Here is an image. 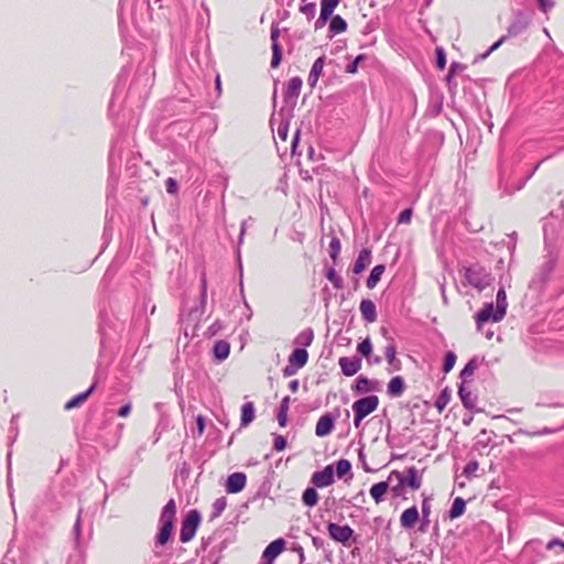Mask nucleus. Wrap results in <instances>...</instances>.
Returning <instances> with one entry per match:
<instances>
[{"label": "nucleus", "mask_w": 564, "mask_h": 564, "mask_svg": "<svg viewBox=\"0 0 564 564\" xmlns=\"http://www.w3.org/2000/svg\"><path fill=\"white\" fill-rule=\"evenodd\" d=\"M308 354L304 348H296L289 357V365L284 369V375L292 376L307 362Z\"/></svg>", "instance_id": "obj_5"}, {"label": "nucleus", "mask_w": 564, "mask_h": 564, "mask_svg": "<svg viewBox=\"0 0 564 564\" xmlns=\"http://www.w3.org/2000/svg\"><path fill=\"white\" fill-rule=\"evenodd\" d=\"M379 405V399L377 395H368L354 402V425L358 427L361 421L372 413Z\"/></svg>", "instance_id": "obj_3"}, {"label": "nucleus", "mask_w": 564, "mask_h": 564, "mask_svg": "<svg viewBox=\"0 0 564 564\" xmlns=\"http://www.w3.org/2000/svg\"><path fill=\"white\" fill-rule=\"evenodd\" d=\"M301 12L305 14L308 19L313 18L315 14V4L306 3L301 7Z\"/></svg>", "instance_id": "obj_47"}, {"label": "nucleus", "mask_w": 564, "mask_h": 564, "mask_svg": "<svg viewBox=\"0 0 564 564\" xmlns=\"http://www.w3.org/2000/svg\"><path fill=\"white\" fill-rule=\"evenodd\" d=\"M355 390L358 392H368L371 390V382L366 377H359L355 384Z\"/></svg>", "instance_id": "obj_35"}, {"label": "nucleus", "mask_w": 564, "mask_h": 564, "mask_svg": "<svg viewBox=\"0 0 564 564\" xmlns=\"http://www.w3.org/2000/svg\"><path fill=\"white\" fill-rule=\"evenodd\" d=\"M272 50H273V56H272L271 65H272V67H276L280 64L281 57H282L279 44L274 43L272 45Z\"/></svg>", "instance_id": "obj_43"}, {"label": "nucleus", "mask_w": 564, "mask_h": 564, "mask_svg": "<svg viewBox=\"0 0 564 564\" xmlns=\"http://www.w3.org/2000/svg\"><path fill=\"white\" fill-rule=\"evenodd\" d=\"M419 520V510L416 507L405 509L400 517V524L403 529H412Z\"/></svg>", "instance_id": "obj_15"}, {"label": "nucleus", "mask_w": 564, "mask_h": 564, "mask_svg": "<svg viewBox=\"0 0 564 564\" xmlns=\"http://www.w3.org/2000/svg\"><path fill=\"white\" fill-rule=\"evenodd\" d=\"M289 401H290L289 397H285L282 400L281 408L278 413V421L281 426H285V424H286V413H288V409H289Z\"/></svg>", "instance_id": "obj_33"}, {"label": "nucleus", "mask_w": 564, "mask_h": 564, "mask_svg": "<svg viewBox=\"0 0 564 564\" xmlns=\"http://www.w3.org/2000/svg\"><path fill=\"white\" fill-rule=\"evenodd\" d=\"M213 507L215 516H219L226 508V499L224 497L216 499Z\"/></svg>", "instance_id": "obj_44"}, {"label": "nucleus", "mask_w": 564, "mask_h": 564, "mask_svg": "<svg viewBox=\"0 0 564 564\" xmlns=\"http://www.w3.org/2000/svg\"><path fill=\"white\" fill-rule=\"evenodd\" d=\"M477 369V362L475 359H471L468 361V364L464 367V369L460 372V377L466 380L470 377H473L475 370Z\"/></svg>", "instance_id": "obj_36"}, {"label": "nucleus", "mask_w": 564, "mask_h": 564, "mask_svg": "<svg viewBox=\"0 0 564 564\" xmlns=\"http://www.w3.org/2000/svg\"><path fill=\"white\" fill-rule=\"evenodd\" d=\"M278 135L282 139V140H285L286 137H288V128L284 127V126H280L278 128Z\"/></svg>", "instance_id": "obj_60"}, {"label": "nucleus", "mask_w": 564, "mask_h": 564, "mask_svg": "<svg viewBox=\"0 0 564 564\" xmlns=\"http://www.w3.org/2000/svg\"><path fill=\"white\" fill-rule=\"evenodd\" d=\"M338 0H322L318 22L326 23V21L332 17L334 10L338 6Z\"/></svg>", "instance_id": "obj_21"}, {"label": "nucleus", "mask_w": 564, "mask_h": 564, "mask_svg": "<svg viewBox=\"0 0 564 564\" xmlns=\"http://www.w3.org/2000/svg\"><path fill=\"white\" fill-rule=\"evenodd\" d=\"M403 474L405 476V487L412 490H417L421 487L422 477L415 467L408 468Z\"/></svg>", "instance_id": "obj_16"}, {"label": "nucleus", "mask_w": 564, "mask_h": 564, "mask_svg": "<svg viewBox=\"0 0 564 564\" xmlns=\"http://www.w3.org/2000/svg\"><path fill=\"white\" fill-rule=\"evenodd\" d=\"M196 424H197L198 435H203V433L205 431V420L202 415H197Z\"/></svg>", "instance_id": "obj_55"}, {"label": "nucleus", "mask_w": 564, "mask_h": 564, "mask_svg": "<svg viewBox=\"0 0 564 564\" xmlns=\"http://www.w3.org/2000/svg\"><path fill=\"white\" fill-rule=\"evenodd\" d=\"M329 536L339 543L346 544L354 534V530L349 525H339L336 523H328L327 525Z\"/></svg>", "instance_id": "obj_6"}, {"label": "nucleus", "mask_w": 564, "mask_h": 564, "mask_svg": "<svg viewBox=\"0 0 564 564\" xmlns=\"http://www.w3.org/2000/svg\"><path fill=\"white\" fill-rule=\"evenodd\" d=\"M430 512H431V506H430L427 499H424L423 502H422L423 518L424 519L429 518Z\"/></svg>", "instance_id": "obj_56"}, {"label": "nucleus", "mask_w": 564, "mask_h": 564, "mask_svg": "<svg viewBox=\"0 0 564 564\" xmlns=\"http://www.w3.org/2000/svg\"><path fill=\"white\" fill-rule=\"evenodd\" d=\"M166 191L170 193V194H174L177 192V183L174 178H167L166 181Z\"/></svg>", "instance_id": "obj_53"}, {"label": "nucleus", "mask_w": 564, "mask_h": 564, "mask_svg": "<svg viewBox=\"0 0 564 564\" xmlns=\"http://www.w3.org/2000/svg\"><path fill=\"white\" fill-rule=\"evenodd\" d=\"M360 313L362 317L369 322L373 323L377 319V311L376 305L371 300H362L360 302Z\"/></svg>", "instance_id": "obj_18"}, {"label": "nucleus", "mask_w": 564, "mask_h": 564, "mask_svg": "<svg viewBox=\"0 0 564 564\" xmlns=\"http://www.w3.org/2000/svg\"><path fill=\"white\" fill-rule=\"evenodd\" d=\"M324 65H325V57L324 56H321L318 57L312 68H311V72L310 74L314 75V76H318L321 77V75L323 74V68H324Z\"/></svg>", "instance_id": "obj_38"}, {"label": "nucleus", "mask_w": 564, "mask_h": 564, "mask_svg": "<svg viewBox=\"0 0 564 564\" xmlns=\"http://www.w3.org/2000/svg\"><path fill=\"white\" fill-rule=\"evenodd\" d=\"M130 412H131V404H126L122 408H120L118 414L122 417H126L130 414Z\"/></svg>", "instance_id": "obj_59"}, {"label": "nucleus", "mask_w": 564, "mask_h": 564, "mask_svg": "<svg viewBox=\"0 0 564 564\" xmlns=\"http://www.w3.org/2000/svg\"><path fill=\"white\" fill-rule=\"evenodd\" d=\"M214 356L218 360H225L230 351V345L225 340H219L214 345Z\"/></svg>", "instance_id": "obj_26"}, {"label": "nucleus", "mask_w": 564, "mask_h": 564, "mask_svg": "<svg viewBox=\"0 0 564 564\" xmlns=\"http://www.w3.org/2000/svg\"><path fill=\"white\" fill-rule=\"evenodd\" d=\"M175 514L176 505L175 501L171 499L164 506L160 516V530L155 540L156 545H164L170 540L174 528Z\"/></svg>", "instance_id": "obj_1"}, {"label": "nucleus", "mask_w": 564, "mask_h": 564, "mask_svg": "<svg viewBox=\"0 0 564 564\" xmlns=\"http://www.w3.org/2000/svg\"><path fill=\"white\" fill-rule=\"evenodd\" d=\"M449 402V394L446 391H443L435 401V408L441 413L446 408Z\"/></svg>", "instance_id": "obj_37"}, {"label": "nucleus", "mask_w": 564, "mask_h": 564, "mask_svg": "<svg viewBox=\"0 0 564 564\" xmlns=\"http://www.w3.org/2000/svg\"><path fill=\"white\" fill-rule=\"evenodd\" d=\"M436 53H437V59H436L437 66L440 68H444L445 64H446L445 53L442 48H437Z\"/></svg>", "instance_id": "obj_52"}, {"label": "nucleus", "mask_w": 564, "mask_h": 564, "mask_svg": "<svg viewBox=\"0 0 564 564\" xmlns=\"http://www.w3.org/2000/svg\"><path fill=\"white\" fill-rule=\"evenodd\" d=\"M346 29H347V23L340 15L333 17L330 24H329L330 32H333L334 34H338V33L346 31Z\"/></svg>", "instance_id": "obj_31"}, {"label": "nucleus", "mask_w": 564, "mask_h": 564, "mask_svg": "<svg viewBox=\"0 0 564 564\" xmlns=\"http://www.w3.org/2000/svg\"><path fill=\"white\" fill-rule=\"evenodd\" d=\"M404 390H405V383H404L403 378L400 376L393 377L388 383V388H387L388 394L393 398L402 395Z\"/></svg>", "instance_id": "obj_19"}, {"label": "nucleus", "mask_w": 564, "mask_h": 564, "mask_svg": "<svg viewBox=\"0 0 564 564\" xmlns=\"http://www.w3.org/2000/svg\"><path fill=\"white\" fill-rule=\"evenodd\" d=\"M386 481L389 482V489L394 497H400L403 495L405 487V476L403 473L393 470L390 473L388 480Z\"/></svg>", "instance_id": "obj_10"}, {"label": "nucleus", "mask_w": 564, "mask_h": 564, "mask_svg": "<svg viewBox=\"0 0 564 564\" xmlns=\"http://www.w3.org/2000/svg\"><path fill=\"white\" fill-rule=\"evenodd\" d=\"M95 389V384H93L87 391L83 392V393H79L77 395H75L74 398H72L66 404H65V409L66 410H72L74 408H77L82 403H84L88 397L90 395V393L94 391Z\"/></svg>", "instance_id": "obj_23"}, {"label": "nucleus", "mask_w": 564, "mask_h": 564, "mask_svg": "<svg viewBox=\"0 0 564 564\" xmlns=\"http://www.w3.org/2000/svg\"><path fill=\"white\" fill-rule=\"evenodd\" d=\"M465 507H466V502L463 498H460V497L455 498V500L452 505L451 511H449V518L456 519V518L460 517L465 511Z\"/></svg>", "instance_id": "obj_29"}, {"label": "nucleus", "mask_w": 564, "mask_h": 564, "mask_svg": "<svg viewBox=\"0 0 564 564\" xmlns=\"http://www.w3.org/2000/svg\"><path fill=\"white\" fill-rule=\"evenodd\" d=\"M507 295L503 289H500L497 293L496 299V307H497V317L503 318L507 312Z\"/></svg>", "instance_id": "obj_24"}, {"label": "nucleus", "mask_w": 564, "mask_h": 564, "mask_svg": "<svg viewBox=\"0 0 564 564\" xmlns=\"http://www.w3.org/2000/svg\"><path fill=\"white\" fill-rule=\"evenodd\" d=\"M539 6L542 11L547 12L553 7V2L547 0H539Z\"/></svg>", "instance_id": "obj_57"}, {"label": "nucleus", "mask_w": 564, "mask_h": 564, "mask_svg": "<svg viewBox=\"0 0 564 564\" xmlns=\"http://www.w3.org/2000/svg\"><path fill=\"white\" fill-rule=\"evenodd\" d=\"M455 362H456V355L453 351H448L445 355V360H444V365H443L444 372H449L454 368Z\"/></svg>", "instance_id": "obj_39"}, {"label": "nucleus", "mask_w": 564, "mask_h": 564, "mask_svg": "<svg viewBox=\"0 0 564 564\" xmlns=\"http://www.w3.org/2000/svg\"><path fill=\"white\" fill-rule=\"evenodd\" d=\"M286 446V441L283 436L281 435H278L275 436L274 438V449L280 452V451H283Z\"/></svg>", "instance_id": "obj_51"}, {"label": "nucleus", "mask_w": 564, "mask_h": 564, "mask_svg": "<svg viewBox=\"0 0 564 564\" xmlns=\"http://www.w3.org/2000/svg\"><path fill=\"white\" fill-rule=\"evenodd\" d=\"M318 494L315 488H306L303 492L302 500L304 505L314 507L318 502Z\"/></svg>", "instance_id": "obj_30"}, {"label": "nucleus", "mask_w": 564, "mask_h": 564, "mask_svg": "<svg viewBox=\"0 0 564 564\" xmlns=\"http://www.w3.org/2000/svg\"><path fill=\"white\" fill-rule=\"evenodd\" d=\"M531 18L525 13H518L508 28V35L517 36L522 33L530 24Z\"/></svg>", "instance_id": "obj_11"}, {"label": "nucleus", "mask_w": 564, "mask_h": 564, "mask_svg": "<svg viewBox=\"0 0 564 564\" xmlns=\"http://www.w3.org/2000/svg\"><path fill=\"white\" fill-rule=\"evenodd\" d=\"M478 463L473 460V462H469L465 469H464V473L466 474V476L470 477V476H474L476 474V471L478 470Z\"/></svg>", "instance_id": "obj_46"}, {"label": "nucleus", "mask_w": 564, "mask_h": 564, "mask_svg": "<svg viewBox=\"0 0 564 564\" xmlns=\"http://www.w3.org/2000/svg\"><path fill=\"white\" fill-rule=\"evenodd\" d=\"M311 481L314 486L323 488L330 486L334 482V469L332 465L326 466L321 471H315L312 475Z\"/></svg>", "instance_id": "obj_8"}, {"label": "nucleus", "mask_w": 564, "mask_h": 564, "mask_svg": "<svg viewBox=\"0 0 564 564\" xmlns=\"http://www.w3.org/2000/svg\"><path fill=\"white\" fill-rule=\"evenodd\" d=\"M338 364L343 373L348 377L356 375L361 368V360L356 357H341Z\"/></svg>", "instance_id": "obj_13"}, {"label": "nucleus", "mask_w": 564, "mask_h": 564, "mask_svg": "<svg viewBox=\"0 0 564 564\" xmlns=\"http://www.w3.org/2000/svg\"><path fill=\"white\" fill-rule=\"evenodd\" d=\"M555 546H560L564 551V541L553 539L546 544L547 550H553Z\"/></svg>", "instance_id": "obj_54"}, {"label": "nucleus", "mask_w": 564, "mask_h": 564, "mask_svg": "<svg viewBox=\"0 0 564 564\" xmlns=\"http://www.w3.org/2000/svg\"><path fill=\"white\" fill-rule=\"evenodd\" d=\"M388 490H389V482L380 481L378 484H375L370 488V496L377 503H379L383 500V497L388 492Z\"/></svg>", "instance_id": "obj_22"}, {"label": "nucleus", "mask_w": 564, "mask_h": 564, "mask_svg": "<svg viewBox=\"0 0 564 564\" xmlns=\"http://www.w3.org/2000/svg\"><path fill=\"white\" fill-rule=\"evenodd\" d=\"M326 278L333 283V285L337 289H340L341 288V279L340 276L336 273L335 269L330 268L327 270L326 272Z\"/></svg>", "instance_id": "obj_40"}, {"label": "nucleus", "mask_w": 564, "mask_h": 564, "mask_svg": "<svg viewBox=\"0 0 564 564\" xmlns=\"http://www.w3.org/2000/svg\"><path fill=\"white\" fill-rule=\"evenodd\" d=\"M200 297H202V303H205L206 299H207V282H206L205 278L202 279V294H200Z\"/></svg>", "instance_id": "obj_58"}, {"label": "nucleus", "mask_w": 564, "mask_h": 564, "mask_svg": "<svg viewBox=\"0 0 564 564\" xmlns=\"http://www.w3.org/2000/svg\"><path fill=\"white\" fill-rule=\"evenodd\" d=\"M502 318L497 317V307L494 306L492 303L485 305L477 315H476V324L478 330L481 329V326L487 322H500Z\"/></svg>", "instance_id": "obj_9"}, {"label": "nucleus", "mask_w": 564, "mask_h": 564, "mask_svg": "<svg viewBox=\"0 0 564 564\" xmlns=\"http://www.w3.org/2000/svg\"><path fill=\"white\" fill-rule=\"evenodd\" d=\"M364 59H365V55H358L351 64L347 65L346 72L350 73V74H355L358 70L359 63Z\"/></svg>", "instance_id": "obj_45"}, {"label": "nucleus", "mask_w": 564, "mask_h": 564, "mask_svg": "<svg viewBox=\"0 0 564 564\" xmlns=\"http://www.w3.org/2000/svg\"><path fill=\"white\" fill-rule=\"evenodd\" d=\"M494 278L489 271L479 264L464 269V282L481 292L491 285Z\"/></svg>", "instance_id": "obj_2"}, {"label": "nucleus", "mask_w": 564, "mask_h": 564, "mask_svg": "<svg viewBox=\"0 0 564 564\" xmlns=\"http://www.w3.org/2000/svg\"><path fill=\"white\" fill-rule=\"evenodd\" d=\"M318 79H319L318 76H314L312 74H308L307 83H308L310 87L314 88L316 86Z\"/></svg>", "instance_id": "obj_61"}, {"label": "nucleus", "mask_w": 564, "mask_h": 564, "mask_svg": "<svg viewBox=\"0 0 564 564\" xmlns=\"http://www.w3.org/2000/svg\"><path fill=\"white\" fill-rule=\"evenodd\" d=\"M200 514L197 510H191L182 522L180 539L183 543L189 542L198 528Z\"/></svg>", "instance_id": "obj_4"}, {"label": "nucleus", "mask_w": 564, "mask_h": 564, "mask_svg": "<svg viewBox=\"0 0 564 564\" xmlns=\"http://www.w3.org/2000/svg\"><path fill=\"white\" fill-rule=\"evenodd\" d=\"M247 223L242 221L241 228H240V237H239V245L242 243L243 236L246 234Z\"/></svg>", "instance_id": "obj_63"}, {"label": "nucleus", "mask_w": 564, "mask_h": 564, "mask_svg": "<svg viewBox=\"0 0 564 564\" xmlns=\"http://www.w3.org/2000/svg\"><path fill=\"white\" fill-rule=\"evenodd\" d=\"M506 40V36H502L500 40H498L495 44L491 45V47L482 55L478 57V59H485L487 58L494 51H496Z\"/></svg>", "instance_id": "obj_48"}, {"label": "nucleus", "mask_w": 564, "mask_h": 564, "mask_svg": "<svg viewBox=\"0 0 564 564\" xmlns=\"http://www.w3.org/2000/svg\"><path fill=\"white\" fill-rule=\"evenodd\" d=\"M357 350L359 354H361L362 356L365 357H368L370 354H371V350H372V345H371V341L369 338H366L365 340H362L358 347H357Z\"/></svg>", "instance_id": "obj_41"}, {"label": "nucleus", "mask_w": 564, "mask_h": 564, "mask_svg": "<svg viewBox=\"0 0 564 564\" xmlns=\"http://www.w3.org/2000/svg\"><path fill=\"white\" fill-rule=\"evenodd\" d=\"M279 35H280L279 29L278 28H272V30H271V40H272L273 44L276 43Z\"/></svg>", "instance_id": "obj_62"}, {"label": "nucleus", "mask_w": 564, "mask_h": 564, "mask_svg": "<svg viewBox=\"0 0 564 564\" xmlns=\"http://www.w3.org/2000/svg\"><path fill=\"white\" fill-rule=\"evenodd\" d=\"M285 547V541L283 539H276L272 541L262 553L263 564H272L274 560L283 552Z\"/></svg>", "instance_id": "obj_7"}, {"label": "nucleus", "mask_w": 564, "mask_h": 564, "mask_svg": "<svg viewBox=\"0 0 564 564\" xmlns=\"http://www.w3.org/2000/svg\"><path fill=\"white\" fill-rule=\"evenodd\" d=\"M254 419V406L252 402H247L241 408V426H248Z\"/></svg>", "instance_id": "obj_25"}, {"label": "nucleus", "mask_w": 564, "mask_h": 564, "mask_svg": "<svg viewBox=\"0 0 564 564\" xmlns=\"http://www.w3.org/2000/svg\"><path fill=\"white\" fill-rule=\"evenodd\" d=\"M334 430V419L329 414L321 416L316 423L315 434L318 437L327 436Z\"/></svg>", "instance_id": "obj_14"}, {"label": "nucleus", "mask_w": 564, "mask_h": 564, "mask_svg": "<svg viewBox=\"0 0 564 564\" xmlns=\"http://www.w3.org/2000/svg\"><path fill=\"white\" fill-rule=\"evenodd\" d=\"M302 79L300 77H292L286 85L284 97L286 100H295L302 88Z\"/></svg>", "instance_id": "obj_17"}, {"label": "nucleus", "mask_w": 564, "mask_h": 564, "mask_svg": "<svg viewBox=\"0 0 564 564\" xmlns=\"http://www.w3.org/2000/svg\"><path fill=\"white\" fill-rule=\"evenodd\" d=\"M384 356L390 365L393 364L395 359V348L393 345H389L386 347Z\"/></svg>", "instance_id": "obj_49"}, {"label": "nucleus", "mask_w": 564, "mask_h": 564, "mask_svg": "<svg viewBox=\"0 0 564 564\" xmlns=\"http://www.w3.org/2000/svg\"><path fill=\"white\" fill-rule=\"evenodd\" d=\"M340 251V241L338 238L334 237L332 240H330V243H329V256L333 260H336L338 253Z\"/></svg>", "instance_id": "obj_42"}, {"label": "nucleus", "mask_w": 564, "mask_h": 564, "mask_svg": "<svg viewBox=\"0 0 564 564\" xmlns=\"http://www.w3.org/2000/svg\"><path fill=\"white\" fill-rule=\"evenodd\" d=\"M314 334L312 329H305L300 333L295 339L296 344L302 346H310L313 341Z\"/></svg>", "instance_id": "obj_32"}, {"label": "nucleus", "mask_w": 564, "mask_h": 564, "mask_svg": "<svg viewBox=\"0 0 564 564\" xmlns=\"http://www.w3.org/2000/svg\"><path fill=\"white\" fill-rule=\"evenodd\" d=\"M289 387H290V390H291L292 392H296V391H297V389H299V380H296V379H295V380H292V381L290 382Z\"/></svg>", "instance_id": "obj_64"}, {"label": "nucleus", "mask_w": 564, "mask_h": 564, "mask_svg": "<svg viewBox=\"0 0 564 564\" xmlns=\"http://www.w3.org/2000/svg\"><path fill=\"white\" fill-rule=\"evenodd\" d=\"M458 394L465 408L473 409L475 406V397L466 389L464 383L459 386Z\"/></svg>", "instance_id": "obj_28"}, {"label": "nucleus", "mask_w": 564, "mask_h": 564, "mask_svg": "<svg viewBox=\"0 0 564 564\" xmlns=\"http://www.w3.org/2000/svg\"><path fill=\"white\" fill-rule=\"evenodd\" d=\"M371 262V251L368 249H362L358 258L354 264V273L359 274L361 273Z\"/></svg>", "instance_id": "obj_20"}, {"label": "nucleus", "mask_w": 564, "mask_h": 564, "mask_svg": "<svg viewBox=\"0 0 564 564\" xmlns=\"http://www.w3.org/2000/svg\"><path fill=\"white\" fill-rule=\"evenodd\" d=\"M351 469V464L349 463V460L347 459H339L337 462V465H336V473H337V476L340 478V477H344L345 475H347Z\"/></svg>", "instance_id": "obj_34"}, {"label": "nucleus", "mask_w": 564, "mask_h": 564, "mask_svg": "<svg viewBox=\"0 0 564 564\" xmlns=\"http://www.w3.org/2000/svg\"><path fill=\"white\" fill-rule=\"evenodd\" d=\"M384 270H386V267L383 264H378L371 270L370 275L367 280L368 289H373L377 285V283L380 281Z\"/></svg>", "instance_id": "obj_27"}, {"label": "nucleus", "mask_w": 564, "mask_h": 564, "mask_svg": "<svg viewBox=\"0 0 564 564\" xmlns=\"http://www.w3.org/2000/svg\"><path fill=\"white\" fill-rule=\"evenodd\" d=\"M246 475L242 473H234L231 474L226 484V491L228 494H237L240 492L246 486Z\"/></svg>", "instance_id": "obj_12"}, {"label": "nucleus", "mask_w": 564, "mask_h": 564, "mask_svg": "<svg viewBox=\"0 0 564 564\" xmlns=\"http://www.w3.org/2000/svg\"><path fill=\"white\" fill-rule=\"evenodd\" d=\"M411 217H412V209L408 208V209H404L400 216H399V224H409L411 221Z\"/></svg>", "instance_id": "obj_50"}]
</instances>
